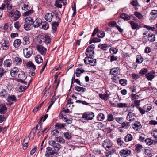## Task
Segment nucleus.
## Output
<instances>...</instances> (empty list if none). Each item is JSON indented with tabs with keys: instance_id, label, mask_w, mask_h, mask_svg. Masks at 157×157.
Returning <instances> with one entry per match:
<instances>
[{
	"instance_id": "51",
	"label": "nucleus",
	"mask_w": 157,
	"mask_h": 157,
	"mask_svg": "<svg viewBox=\"0 0 157 157\" xmlns=\"http://www.w3.org/2000/svg\"><path fill=\"white\" fill-rule=\"evenodd\" d=\"M63 135L65 139L67 140L70 139L72 137L71 134L69 132H64Z\"/></svg>"
},
{
	"instance_id": "56",
	"label": "nucleus",
	"mask_w": 157,
	"mask_h": 157,
	"mask_svg": "<svg viewBox=\"0 0 157 157\" xmlns=\"http://www.w3.org/2000/svg\"><path fill=\"white\" fill-rule=\"evenodd\" d=\"M114 118L111 113L109 114L107 116V121H112L114 120Z\"/></svg>"
},
{
	"instance_id": "33",
	"label": "nucleus",
	"mask_w": 157,
	"mask_h": 157,
	"mask_svg": "<svg viewBox=\"0 0 157 157\" xmlns=\"http://www.w3.org/2000/svg\"><path fill=\"white\" fill-rule=\"evenodd\" d=\"M41 29H43L45 30L48 29L49 28V25L48 23L45 21H42V23Z\"/></svg>"
},
{
	"instance_id": "35",
	"label": "nucleus",
	"mask_w": 157,
	"mask_h": 157,
	"mask_svg": "<svg viewBox=\"0 0 157 157\" xmlns=\"http://www.w3.org/2000/svg\"><path fill=\"white\" fill-rule=\"evenodd\" d=\"M133 139L132 135L130 134H128L124 137V140L126 142L131 141Z\"/></svg>"
},
{
	"instance_id": "45",
	"label": "nucleus",
	"mask_w": 157,
	"mask_h": 157,
	"mask_svg": "<svg viewBox=\"0 0 157 157\" xmlns=\"http://www.w3.org/2000/svg\"><path fill=\"white\" fill-rule=\"evenodd\" d=\"M30 7L29 6V5L28 2H25L24 4L22 7V10H23L25 11L29 9Z\"/></svg>"
},
{
	"instance_id": "50",
	"label": "nucleus",
	"mask_w": 157,
	"mask_h": 157,
	"mask_svg": "<svg viewBox=\"0 0 157 157\" xmlns=\"http://www.w3.org/2000/svg\"><path fill=\"white\" fill-rule=\"evenodd\" d=\"M145 76L149 80H151L154 77V75L149 73L146 74Z\"/></svg>"
},
{
	"instance_id": "53",
	"label": "nucleus",
	"mask_w": 157,
	"mask_h": 157,
	"mask_svg": "<svg viewBox=\"0 0 157 157\" xmlns=\"http://www.w3.org/2000/svg\"><path fill=\"white\" fill-rule=\"evenodd\" d=\"M63 120L64 122H66L68 124H71L72 122V119L71 118L68 119L67 118L64 117L63 118Z\"/></svg>"
},
{
	"instance_id": "38",
	"label": "nucleus",
	"mask_w": 157,
	"mask_h": 157,
	"mask_svg": "<svg viewBox=\"0 0 157 157\" xmlns=\"http://www.w3.org/2000/svg\"><path fill=\"white\" fill-rule=\"evenodd\" d=\"M36 62L38 63H40L43 62V59L41 56L40 55H38L35 58Z\"/></svg>"
},
{
	"instance_id": "4",
	"label": "nucleus",
	"mask_w": 157,
	"mask_h": 157,
	"mask_svg": "<svg viewBox=\"0 0 157 157\" xmlns=\"http://www.w3.org/2000/svg\"><path fill=\"white\" fill-rule=\"evenodd\" d=\"M49 145L52 147L54 149V151H58L61 147V146L59 143L53 140H50L48 142Z\"/></svg>"
},
{
	"instance_id": "18",
	"label": "nucleus",
	"mask_w": 157,
	"mask_h": 157,
	"mask_svg": "<svg viewBox=\"0 0 157 157\" xmlns=\"http://www.w3.org/2000/svg\"><path fill=\"white\" fill-rule=\"evenodd\" d=\"M53 17V15L52 13H48L45 14L44 18L47 21L50 22L52 21Z\"/></svg>"
},
{
	"instance_id": "8",
	"label": "nucleus",
	"mask_w": 157,
	"mask_h": 157,
	"mask_svg": "<svg viewBox=\"0 0 157 157\" xmlns=\"http://www.w3.org/2000/svg\"><path fill=\"white\" fill-rule=\"evenodd\" d=\"M94 116V114L93 112H86L84 113L82 117L86 120H92Z\"/></svg>"
},
{
	"instance_id": "25",
	"label": "nucleus",
	"mask_w": 157,
	"mask_h": 157,
	"mask_svg": "<svg viewBox=\"0 0 157 157\" xmlns=\"http://www.w3.org/2000/svg\"><path fill=\"white\" fill-rule=\"evenodd\" d=\"M7 111V108L4 105L0 104V113L1 114L5 113Z\"/></svg>"
},
{
	"instance_id": "7",
	"label": "nucleus",
	"mask_w": 157,
	"mask_h": 157,
	"mask_svg": "<svg viewBox=\"0 0 157 157\" xmlns=\"http://www.w3.org/2000/svg\"><path fill=\"white\" fill-rule=\"evenodd\" d=\"M11 0H5L4 3L2 4L0 7V10H4L6 8V6H7V8L8 10L11 9L12 6L11 4Z\"/></svg>"
},
{
	"instance_id": "61",
	"label": "nucleus",
	"mask_w": 157,
	"mask_h": 157,
	"mask_svg": "<svg viewBox=\"0 0 157 157\" xmlns=\"http://www.w3.org/2000/svg\"><path fill=\"white\" fill-rule=\"evenodd\" d=\"M105 33L104 32H101L98 33L97 35L98 37L103 38L105 36Z\"/></svg>"
},
{
	"instance_id": "12",
	"label": "nucleus",
	"mask_w": 157,
	"mask_h": 157,
	"mask_svg": "<svg viewBox=\"0 0 157 157\" xmlns=\"http://www.w3.org/2000/svg\"><path fill=\"white\" fill-rule=\"evenodd\" d=\"M18 81L23 83L26 78L25 74L23 71H20L18 75Z\"/></svg>"
},
{
	"instance_id": "19",
	"label": "nucleus",
	"mask_w": 157,
	"mask_h": 157,
	"mask_svg": "<svg viewBox=\"0 0 157 157\" xmlns=\"http://www.w3.org/2000/svg\"><path fill=\"white\" fill-rule=\"evenodd\" d=\"M43 39V42H45L46 44H48V43H50L51 40V38L48 35H45L44 36H42L41 38Z\"/></svg>"
},
{
	"instance_id": "48",
	"label": "nucleus",
	"mask_w": 157,
	"mask_h": 157,
	"mask_svg": "<svg viewBox=\"0 0 157 157\" xmlns=\"http://www.w3.org/2000/svg\"><path fill=\"white\" fill-rule=\"evenodd\" d=\"M97 118L99 121H102L105 118V116L103 113H99L97 116Z\"/></svg>"
},
{
	"instance_id": "31",
	"label": "nucleus",
	"mask_w": 157,
	"mask_h": 157,
	"mask_svg": "<svg viewBox=\"0 0 157 157\" xmlns=\"http://www.w3.org/2000/svg\"><path fill=\"white\" fill-rule=\"evenodd\" d=\"M59 132L57 130L55 129L54 130L52 131L51 132V134L52 136H55V140H58V135L59 134Z\"/></svg>"
},
{
	"instance_id": "22",
	"label": "nucleus",
	"mask_w": 157,
	"mask_h": 157,
	"mask_svg": "<svg viewBox=\"0 0 157 157\" xmlns=\"http://www.w3.org/2000/svg\"><path fill=\"white\" fill-rule=\"evenodd\" d=\"M65 126L66 124L57 123L55 125V128L56 129H63Z\"/></svg>"
},
{
	"instance_id": "43",
	"label": "nucleus",
	"mask_w": 157,
	"mask_h": 157,
	"mask_svg": "<svg viewBox=\"0 0 157 157\" xmlns=\"http://www.w3.org/2000/svg\"><path fill=\"white\" fill-rule=\"evenodd\" d=\"M75 90L76 91L78 92L82 91V92H84L86 90L85 88L81 87L79 86H75Z\"/></svg>"
},
{
	"instance_id": "46",
	"label": "nucleus",
	"mask_w": 157,
	"mask_h": 157,
	"mask_svg": "<svg viewBox=\"0 0 157 157\" xmlns=\"http://www.w3.org/2000/svg\"><path fill=\"white\" fill-rule=\"evenodd\" d=\"M148 40L151 42H153L155 40V37L153 34H150L148 36Z\"/></svg>"
},
{
	"instance_id": "9",
	"label": "nucleus",
	"mask_w": 157,
	"mask_h": 157,
	"mask_svg": "<svg viewBox=\"0 0 157 157\" xmlns=\"http://www.w3.org/2000/svg\"><path fill=\"white\" fill-rule=\"evenodd\" d=\"M112 143L109 139L105 140L102 143L103 147L107 151H108L112 147Z\"/></svg>"
},
{
	"instance_id": "24",
	"label": "nucleus",
	"mask_w": 157,
	"mask_h": 157,
	"mask_svg": "<svg viewBox=\"0 0 157 157\" xmlns=\"http://www.w3.org/2000/svg\"><path fill=\"white\" fill-rule=\"evenodd\" d=\"M26 67L29 69L34 71L36 69L35 66L31 62H29L26 63Z\"/></svg>"
},
{
	"instance_id": "42",
	"label": "nucleus",
	"mask_w": 157,
	"mask_h": 157,
	"mask_svg": "<svg viewBox=\"0 0 157 157\" xmlns=\"http://www.w3.org/2000/svg\"><path fill=\"white\" fill-rule=\"evenodd\" d=\"M140 101V100H135L134 101L133 103L131 105V106L133 107L136 106L138 108L139 107Z\"/></svg>"
},
{
	"instance_id": "39",
	"label": "nucleus",
	"mask_w": 157,
	"mask_h": 157,
	"mask_svg": "<svg viewBox=\"0 0 157 157\" xmlns=\"http://www.w3.org/2000/svg\"><path fill=\"white\" fill-rule=\"evenodd\" d=\"M17 101L16 97L14 95H12L8 96L7 101L8 102L11 101L16 102Z\"/></svg>"
},
{
	"instance_id": "49",
	"label": "nucleus",
	"mask_w": 157,
	"mask_h": 157,
	"mask_svg": "<svg viewBox=\"0 0 157 157\" xmlns=\"http://www.w3.org/2000/svg\"><path fill=\"white\" fill-rule=\"evenodd\" d=\"M136 62L137 63H141L143 60V58L140 55H137L136 56Z\"/></svg>"
},
{
	"instance_id": "32",
	"label": "nucleus",
	"mask_w": 157,
	"mask_h": 157,
	"mask_svg": "<svg viewBox=\"0 0 157 157\" xmlns=\"http://www.w3.org/2000/svg\"><path fill=\"white\" fill-rule=\"evenodd\" d=\"M109 47V46H108L107 44H100L98 45V48H100V49L103 50H107L108 49Z\"/></svg>"
},
{
	"instance_id": "5",
	"label": "nucleus",
	"mask_w": 157,
	"mask_h": 157,
	"mask_svg": "<svg viewBox=\"0 0 157 157\" xmlns=\"http://www.w3.org/2000/svg\"><path fill=\"white\" fill-rule=\"evenodd\" d=\"M56 154V152L53 148L48 147L46 148L45 156L46 157H54V156H56L55 155Z\"/></svg>"
},
{
	"instance_id": "29",
	"label": "nucleus",
	"mask_w": 157,
	"mask_h": 157,
	"mask_svg": "<svg viewBox=\"0 0 157 157\" xmlns=\"http://www.w3.org/2000/svg\"><path fill=\"white\" fill-rule=\"evenodd\" d=\"M12 61L11 59H7L5 60L4 62V65L6 67H10L12 65Z\"/></svg>"
},
{
	"instance_id": "44",
	"label": "nucleus",
	"mask_w": 157,
	"mask_h": 157,
	"mask_svg": "<svg viewBox=\"0 0 157 157\" xmlns=\"http://www.w3.org/2000/svg\"><path fill=\"white\" fill-rule=\"evenodd\" d=\"M128 104L126 103H118L117 105V106L119 108L128 107H129Z\"/></svg>"
},
{
	"instance_id": "37",
	"label": "nucleus",
	"mask_w": 157,
	"mask_h": 157,
	"mask_svg": "<svg viewBox=\"0 0 157 157\" xmlns=\"http://www.w3.org/2000/svg\"><path fill=\"white\" fill-rule=\"evenodd\" d=\"M59 25L58 22H55L52 24V32L53 33H55L57 30V28Z\"/></svg>"
},
{
	"instance_id": "20",
	"label": "nucleus",
	"mask_w": 157,
	"mask_h": 157,
	"mask_svg": "<svg viewBox=\"0 0 157 157\" xmlns=\"http://www.w3.org/2000/svg\"><path fill=\"white\" fill-rule=\"evenodd\" d=\"M42 22V21L40 19L37 18L33 22V26L35 28L38 27L40 25Z\"/></svg>"
},
{
	"instance_id": "30",
	"label": "nucleus",
	"mask_w": 157,
	"mask_h": 157,
	"mask_svg": "<svg viewBox=\"0 0 157 157\" xmlns=\"http://www.w3.org/2000/svg\"><path fill=\"white\" fill-rule=\"evenodd\" d=\"M86 54L87 57H92L94 56V51L93 50L86 49Z\"/></svg>"
},
{
	"instance_id": "2",
	"label": "nucleus",
	"mask_w": 157,
	"mask_h": 157,
	"mask_svg": "<svg viewBox=\"0 0 157 157\" xmlns=\"http://www.w3.org/2000/svg\"><path fill=\"white\" fill-rule=\"evenodd\" d=\"M21 15L20 12L17 10L12 11L10 12L9 14V17L12 18L14 21L17 20Z\"/></svg>"
},
{
	"instance_id": "11",
	"label": "nucleus",
	"mask_w": 157,
	"mask_h": 157,
	"mask_svg": "<svg viewBox=\"0 0 157 157\" xmlns=\"http://www.w3.org/2000/svg\"><path fill=\"white\" fill-rule=\"evenodd\" d=\"M131 153L130 150L128 149L127 148H124L121 150L119 154L121 156L127 157L130 155Z\"/></svg>"
},
{
	"instance_id": "26",
	"label": "nucleus",
	"mask_w": 157,
	"mask_h": 157,
	"mask_svg": "<svg viewBox=\"0 0 157 157\" xmlns=\"http://www.w3.org/2000/svg\"><path fill=\"white\" fill-rule=\"evenodd\" d=\"M9 46L10 44L8 41H5L2 44V48L5 50H7L9 48Z\"/></svg>"
},
{
	"instance_id": "28",
	"label": "nucleus",
	"mask_w": 157,
	"mask_h": 157,
	"mask_svg": "<svg viewBox=\"0 0 157 157\" xmlns=\"http://www.w3.org/2000/svg\"><path fill=\"white\" fill-rule=\"evenodd\" d=\"M21 44V41L20 39H16L13 42V46L15 48H17L19 47Z\"/></svg>"
},
{
	"instance_id": "64",
	"label": "nucleus",
	"mask_w": 157,
	"mask_h": 157,
	"mask_svg": "<svg viewBox=\"0 0 157 157\" xmlns=\"http://www.w3.org/2000/svg\"><path fill=\"white\" fill-rule=\"evenodd\" d=\"M142 148V146L140 145H137L136 146L135 150L137 152H139Z\"/></svg>"
},
{
	"instance_id": "59",
	"label": "nucleus",
	"mask_w": 157,
	"mask_h": 157,
	"mask_svg": "<svg viewBox=\"0 0 157 157\" xmlns=\"http://www.w3.org/2000/svg\"><path fill=\"white\" fill-rule=\"evenodd\" d=\"M119 83L121 85L125 86L127 84V80L124 79H121L119 80Z\"/></svg>"
},
{
	"instance_id": "21",
	"label": "nucleus",
	"mask_w": 157,
	"mask_h": 157,
	"mask_svg": "<svg viewBox=\"0 0 157 157\" xmlns=\"http://www.w3.org/2000/svg\"><path fill=\"white\" fill-rule=\"evenodd\" d=\"M19 69L17 67H14L10 71V73L12 77H14L18 73Z\"/></svg>"
},
{
	"instance_id": "57",
	"label": "nucleus",
	"mask_w": 157,
	"mask_h": 157,
	"mask_svg": "<svg viewBox=\"0 0 157 157\" xmlns=\"http://www.w3.org/2000/svg\"><path fill=\"white\" fill-rule=\"evenodd\" d=\"M39 125H40V127L39 128H41V124L40 123H39L38 124H37V125H36V127H34V128H33V130L32 131L30 132V134H31V133L32 132H33V134H35V133H36V130H39V129H38V127H39Z\"/></svg>"
},
{
	"instance_id": "17",
	"label": "nucleus",
	"mask_w": 157,
	"mask_h": 157,
	"mask_svg": "<svg viewBox=\"0 0 157 157\" xmlns=\"http://www.w3.org/2000/svg\"><path fill=\"white\" fill-rule=\"evenodd\" d=\"M120 71L119 67L113 68L110 69V74L113 75H117Z\"/></svg>"
},
{
	"instance_id": "23",
	"label": "nucleus",
	"mask_w": 157,
	"mask_h": 157,
	"mask_svg": "<svg viewBox=\"0 0 157 157\" xmlns=\"http://www.w3.org/2000/svg\"><path fill=\"white\" fill-rule=\"evenodd\" d=\"M157 10H152L150 13V18L152 20H155L157 17Z\"/></svg>"
},
{
	"instance_id": "54",
	"label": "nucleus",
	"mask_w": 157,
	"mask_h": 157,
	"mask_svg": "<svg viewBox=\"0 0 157 157\" xmlns=\"http://www.w3.org/2000/svg\"><path fill=\"white\" fill-rule=\"evenodd\" d=\"M14 27L17 30H19V29L21 26L20 22L18 21L15 22L14 24Z\"/></svg>"
},
{
	"instance_id": "6",
	"label": "nucleus",
	"mask_w": 157,
	"mask_h": 157,
	"mask_svg": "<svg viewBox=\"0 0 157 157\" xmlns=\"http://www.w3.org/2000/svg\"><path fill=\"white\" fill-rule=\"evenodd\" d=\"M84 62L86 65L89 64L94 66L95 65L96 59H93L92 57H86L84 59Z\"/></svg>"
},
{
	"instance_id": "58",
	"label": "nucleus",
	"mask_w": 157,
	"mask_h": 157,
	"mask_svg": "<svg viewBox=\"0 0 157 157\" xmlns=\"http://www.w3.org/2000/svg\"><path fill=\"white\" fill-rule=\"evenodd\" d=\"M75 102L76 103H81L83 105H88L90 104L89 103H87L86 101H82L81 100H77Z\"/></svg>"
},
{
	"instance_id": "60",
	"label": "nucleus",
	"mask_w": 157,
	"mask_h": 157,
	"mask_svg": "<svg viewBox=\"0 0 157 157\" xmlns=\"http://www.w3.org/2000/svg\"><path fill=\"white\" fill-rule=\"evenodd\" d=\"M117 143L118 146H121L123 144V141L121 138H118L117 139Z\"/></svg>"
},
{
	"instance_id": "55",
	"label": "nucleus",
	"mask_w": 157,
	"mask_h": 157,
	"mask_svg": "<svg viewBox=\"0 0 157 157\" xmlns=\"http://www.w3.org/2000/svg\"><path fill=\"white\" fill-rule=\"evenodd\" d=\"M134 14L139 19H142L143 17L142 15L140 13L138 12H135Z\"/></svg>"
},
{
	"instance_id": "52",
	"label": "nucleus",
	"mask_w": 157,
	"mask_h": 157,
	"mask_svg": "<svg viewBox=\"0 0 157 157\" xmlns=\"http://www.w3.org/2000/svg\"><path fill=\"white\" fill-rule=\"evenodd\" d=\"M101 41V40L98 38L97 37H94L93 38H91L90 40V44L92 43H96L100 42Z\"/></svg>"
},
{
	"instance_id": "41",
	"label": "nucleus",
	"mask_w": 157,
	"mask_h": 157,
	"mask_svg": "<svg viewBox=\"0 0 157 157\" xmlns=\"http://www.w3.org/2000/svg\"><path fill=\"white\" fill-rule=\"evenodd\" d=\"M121 17L126 20H128L130 19V17L125 13H123L120 15Z\"/></svg>"
},
{
	"instance_id": "47",
	"label": "nucleus",
	"mask_w": 157,
	"mask_h": 157,
	"mask_svg": "<svg viewBox=\"0 0 157 157\" xmlns=\"http://www.w3.org/2000/svg\"><path fill=\"white\" fill-rule=\"evenodd\" d=\"M30 42L29 40V38L28 36H25L23 38V43L24 45L28 44Z\"/></svg>"
},
{
	"instance_id": "15",
	"label": "nucleus",
	"mask_w": 157,
	"mask_h": 157,
	"mask_svg": "<svg viewBox=\"0 0 157 157\" xmlns=\"http://www.w3.org/2000/svg\"><path fill=\"white\" fill-rule=\"evenodd\" d=\"M132 126L133 129L136 131H138L139 129H140L142 128V126L140 122L136 121L133 124Z\"/></svg>"
},
{
	"instance_id": "34",
	"label": "nucleus",
	"mask_w": 157,
	"mask_h": 157,
	"mask_svg": "<svg viewBox=\"0 0 157 157\" xmlns=\"http://www.w3.org/2000/svg\"><path fill=\"white\" fill-rule=\"evenodd\" d=\"M99 96L101 99L107 100L109 98V95L107 92H105L104 94H100Z\"/></svg>"
},
{
	"instance_id": "27",
	"label": "nucleus",
	"mask_w": 157,
	"mask_h": 157,
	"mask_svg": "<svg viewBox=\"0 0 157 157\" xmlns=\"http://www.w3.org/2000/svg\"><path fill=\"white\" fill-rule=\"evenodd\" d=\"M84 72L85 70L84 69H81L80 68H78L75 70V73L77 77H79L80 76L81 74L83 73Z\"/></svg>"
},
{
	"instance_id": "16",
	"label": "nucleus",
	"mask_w": 157,
	"mask_h": 157,
	"mask_svg": "<svg viewBox=\"0 0 157 157\" xmlns=\"http://www.w3.org/2000/svg\"><path fill=\"white\" fill-rule=\"evenodd\" d=\"M13 63L16 65L18 66L20 65L22 62L21 59L19 57H16L13 59Z\"/></svg>"
},
{
	"instance_id": "1",
	"label": "nucleus",
	"mask_w": 157,
	"mask_h": 157,
	"mask_svg": "<svg viewBox=\"0 0 157 157\" xmlns=\"http://www.w3.org/2000/svg\"><path fill=\"white\" fill-rule=\"evenodd\" d=\"M25 23L24 25V28L26 31L29 30L33 27V20L31 17H26L25 19Z\"/></svg>"
},
{
	"instance_id": "36",
	"label": "nucleus",
	"mask_w": 157,
	"mask_h": 157,
	"mask_svg": "<svg viewBox=\"0 0 157 157\" xmlns=\"http://www.w3.org/2000/svg\"><path fill=\"white\" fill-rule=\"evenodd\" d=\"M132 28L133 29H135L139 28V25L138 23L135 22L134 21H131L130 22Z\"/></svg>"
},
{
	"instance_id": "10",
	"label": "nucleus",
	"mask_w": 157,
	"mask_h": 157,
	"mask_svg": "<svg viewBox=\"0 0 157 157\" xmlns=\"http://www.w3.org/2000/svg\"><path fill=\"white\" fill-rule=\"evenodd\" d=\"M24 55L26 58L30 57L33 53V50L30 47L25 48L23 50Z\"/></svg>"
},
{
	"instance_id": "62",
	"label": "nucleus",
	"mask_w": 157,
	"mask_h": 157,
	"mask_svg": "<svg viewBox=\"0 0 157 157\" xmlns=\"http://www.w3.org/2000/svg\"><path fill=\"white\" fill-rule=\"evenodd\" d=\"M33 13V10H29L28 11L24 13L23 15L25 16H28L32 13Z\"/></svg>"
},
{
	"instance_id": "14",
	"label": "nucleus",
	"mask_w": 157,
	"mask_h": 157,
	"mask_svg": "<svg viewBox=\"0 0 157 157\" xmlns=\"http://www.w3.org/2000/svg\"><path fill=\"white\" fill-rule=\"evenodd\" d=\"M36 48L40 54L44 56L46 54L47 49L45 48L41 45L38 44L37 45Z\"/></svg>"
},
{
	"instance_id": "3",
	"label": "nucleus",
	"mask_w": 157,
	"mask_h": 157,
	"mask_svg": "<svg viewBox=\"0 0 157 157\" xmlns=\"http://www.w3.org/2000/svg\"><path fill=\"white\" fill-rule=\"evenodd\" d=\"M152 109V105L150 104H147L144 105L143 107H139L138 109L140 113L143 114L146 112H147L150 111Z\"/></svg>"
},
{
	"instance_id": "13",
	"label": "nucleus",
	"mask_w": 157,
	"mask_h": 157,
	"mask_svg": "<svg viewBox=\"0 0 157 157\" xmlns=\"http://www.w3.org/2000/svg\"><path fill=\"white\" fill-rule=\"evenodd\" d=\"M136 118V114L131 112L128 113L126 117L127 120L130 121H133Z\"/></svg>"
},
{
	"instance_id": "63",
	"label": "nucleus",
	"mask_w": 157,
	"mask_h": 157,
	"mask_svg": "<svg viewBox=\"0 0 157 157\" xmlns=\"http://www.w3.org/2000/svg\"><path fill=\"white\" fill-rule=\"evenodd\" d=\"M26 88V86L25 85L20 86L19 88L18 91L20 92H23Z\"/></svg>"
},
{
	"instance_id": "40",
	"label": "nucleus",
	"mask_w": 157,
	"mask_h": 157,
	"mask_svg": "<svg viewBox=\"0 0 157 157\" xmlns=\"http://www.w3.org/2000/svg\"><path fill=\"white\" fill-rule=\"evenodd\" d=\"M145 142L148 145H150L152 144H154L156 142V141L152 140L149 138L146 139L145 140Z\"/></svg>"
}]
</instances>
